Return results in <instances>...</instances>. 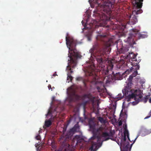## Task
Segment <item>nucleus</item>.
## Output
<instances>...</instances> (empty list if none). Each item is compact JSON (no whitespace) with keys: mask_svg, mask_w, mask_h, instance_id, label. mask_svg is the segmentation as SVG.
Here are the masks:
<instances>
[{"mask_svg":"<svg viewBox=\"0 0 151 151\" xmlns=\"http://www.w3.org/2000/svg\"><path fill=\"white\" fill-rule=\"evenodd\" d=\"M110 50L106 47L102 50L99 48V44L96 42L93 46V47L89 50V52L91 55H93L95 58L97 62V69L99 72L100 75L102 74L104 77V81H105L106 83H110L114 82L115 80L122 79V77L119 72L115 74L112 72L111 74L106 76L109 73V72L111 71L113 67V64L111 62L108 65L105 64V55L108 56L110 52Z\"/></svg>","mask_w":151,"mask_h":151,"instance_id":"obj_1","label":"nucleus"},{"mask_svg":"<svg viewBox=\"0 0 151 151\" xmlns=\"http://www.w3.org/2000/svg\"><path fill=\"white\" fill-rule=\"evenodd\" d=\"M98 5L97 11H94L93 16L98 17L101 20H109L114 7L115 0H93Z\"/></svg>","mask_w":151,"mask_h":151,"instance_id":"obj_2","label":"nucleus"},{"mask_svg":"<svg viewBox=\"0 0 151 151\" xmlns=\"http://www.w3.org/2000/svg\"><path fill=\"white\" fill-rule=\"evenodd\" d=\"M65 37L66 44L69 49L72 52V56H70V60H68V65L67 69L70 71V73H72L73 71L71 70V67L74 68L77 64V59L80 58L81 57L80 53L77 51L76 49L77 44V41L72 37L68 36V33H67Z\"/></svg>","mask_w":151,"mask_h":151,"instance_id":"obj_3","label":"nucleus"},{"mask_svg":"<svg viewBox=\"0 0 151 151\" xmlns=\"http://www.w3.org/2000/svg\"><path fill=\"white\" fill-rule=\"evenodd\" d=\"M66 129L63 128V133L61 136L60 139V141L61 143L62 147L64 148L65 151H66L67 149L70 151H73V148L70 150V145L67 141L69 140L71 137L75 133L79 132L80 126L78 124H75L74 127L70 129L69 131L66 134H65Z\"/></svg>","mask_w":151,"mask_h":151,"instance_id":"obj_4","label":"nucleus"},{"mask_svg":"<svg viewBox=\"0 0 151 151\" xmlns=\"http://www.w3.org/2000/svg\"><path fill=\"white\" fill-rule=\"evenodd\" d=\"M143 0H132V3L133 6V10L131 15H127L128 19L129 20L127 22V24L130 25H134L137 22V16L135 15L141 13L142 10L140 9L141 8L142 2Z\"/></svg>","mask_w":151,"mask_h":151,"instance_id":"obj_5","label":"nucleus"},{"mask_svg":"<svg viewBox=\"0 0 151 151\" xmlns=\"http://www.w3.org/2000/svg\"><path fill=\"white\" fill-rule=\"evenodd\" d=\"M136 56L137 55L133 52L130 53L127 55V57L129 59V62H127V65L124 63H123L122 65L121 64H119L117 66V68L122 69L125 68L126 66H128V65L130 64L132 66H137L136 68L139 69V65H137L140 62V60H137L136 58Z\"/></svg>","mask_w":151,"mask_h":151,"instance_id":"obj_6","label":"nucleus"},{"mask_svg":"<svg viewBox=\"0 0 151 151\" xmlns=\"http://www.w3.org/2000/svg\"><path fill=\"white\" fill-rule=\"evenodd\" d=\"M95 69V67L94 65H90L86 69V74L87 76H93V80L91 81V83L94 84H97L99 82L101 83L102 82L99 81L98 73H96Z\"/></svg>","mask_w":151,"mask_h":151,"instance_id":"obj_7","label":"nucleus"},{"mask_svg":"<svg viewBox=\"0 0 151 151\" xmlns=\"http://www.w3.org/2000/svg\"><path fill=\"white\" fill-rule=\"evenodd\" d=\"M98 33V34L96 37L97 40L101 42L105 47L110 46L113 42V40L111 38H109L106 33L103 34L99 32Z\"/></svg>","mask_w":151,"mask_h":151,"instance_id":"obj_8","label":"nucleus"},{"mask_svg":"<svg viewBox=\"0 0 151 151\" xmlns=\"http://www.w3.org/2000/svg\"><path fill=\"white\" fill-rule=\"evenodd\" d=\"M122 92L123 93V96H122L121 94H119V96L121 95L120 98H122L123 96H125L126 97V99L128 102L130 101L131 99H134L135 101L133 102V103H135V104H137V100L135 99V94L134 93H132L130 91H129L127 89H124L122 90Z\"/></svg>","mask_w":151,"mask_h":151,"instance_id":"obj_9","label":"nucleus"},{"mask_svg":"<svg viewBox=\"0 0 151 151\" xmlns=\"http://www.w3.org/2000/svg\"><path fill=\"white\" fill-rule=\"evenodd\" d=\"M132 33H130L129 34V36L126 40H124L126 42L128 43L131 46H133L135 43L134 40V38L138 35V33L139 30L135 29H132Z\"/></svg>","mask_w":151,"mask_h":151,"instance_id":"obj_10","label":"nucleus"},{"mask_svg":"<svg viewBox=\"0 0 151 151\" xmlns=\"http://www.w3.org/2000/svg\"><path fill=\"white\" fill-rule=\"evenodd\" d=\"M126 132H124V136L123 139H121L120 142V148L121 151H128L129 143L128 142L126 141Z\"/></svg>","mask_w":151,"mask_h":151,"instance_id":"obj_11","label":"nucleus"},{"mask_svg":"<svg viewBox=\"0 0 151 151\" xmlns=\"http://www.w3.org/2000/svg\"><path fill=\"white\" fill-rule=\"evenodd\" d=\"M89 125L91 129L93 130L94 133L98 134L100 132H102L104 129V128L102 127H100L96 129V124L93 121H89Z\"/></svg>","mask_w":151,"mask_h":151,"instance_id":"obj_12","label":"nucleus"},{"mask_svg":"<svg viewBox=\"0 0 151 151\" xmlns=\"http://www.w3.org/2000/svg\"><path fill=\"white\" fill-rule=\"evenodd\" d=\"M69 97L71 101L78 100L80 98V96L76 93V91L74 89H72L70 91Z\"/></svg>","mask_w":151,"mask_h":151,"instance_id":"obj_13","label":"nucleus"},{"mask_svg":"<svg viewBox=\"0 0 151 151\" xmlns=\"http://www.w3.org/2000/svg\"><path fill=\"white\" fill-rule=\"evenodd\" d=\"M118 44L117 45V47L118 50H119V53H124L127 52L129 50L128 47H124L123 46V44L122 42L119 41Z\"/></svg>","mask_w":151,"mask_h":151,"instance_id":"obj_14","label":"nucleus"},{"mask_svg":"<svg viewBox=\"0 0 151 151\" xmlns=\"http://www.w3.org/2000/svg\"><path fill=\"white\" fill-rule=\"evenodd\" d=\"M135 94V99L137 100V103H138L142 100V92L139 89H136L134 92Z\"/></svg>","mask_w":151,"mask_h":151,"instance_id":"obj_15","label":"nucleus"},{"mask_svg":"<svg viewBox=\"0 0 151 151\" xmlns=\"http://www.w3.org/2000/svg\"><path fill=\"white\" fill-rule=\"evenodd\" d=\"M83 98L84 99H88L89 100V101H90L92 103L93 106L94 104L95 97L93 96L91 93H88L84 94L83 96Z\"/></svg>","mask_w":151,"mask_h":151,"instance_id":"obj_16","label":"nucleus"},{"mask_svg":"<svg viewBox=\"0 0 151 151\" xmlns=\"http://www.w3.org/2000/svg\"><path fill=\"white\" fill-rule=\"evenodd\" d=\"M113 135V134L112 132L111 131L110 133H109L107 132H103L102 134V136L103 137L105 138L104 141H107L108 140L111 139H112L110 137H112Z\"/></svg>","mask_w":151,"mask_h":151,"instance_id":"obj_17","label":"nucleus"},{"mask_svg":"<svg viewBox=\"0 0 151 151\" xmlns=\"http://www.w3.org/2000/svg\"><path fill=\"white\" fill-rule=\"evenodd\" d=\"M128 82L127 84V85L125 86V88L124 89H127L129 91H131V90L130 89L131 88V86L132 84V80L131 81L130 80L129 78L128 79Z\"/></svg>","mask_w":151,"mask_h":151,"instance_id":"obj_18","label":"nucleus"},{"mask_svg":"<svg viewBox=\"0 0 151 151\" xmlns=\"http://www.w3.org/2000/svg\"><path fill=\"white\" fill-rule=\"evenodd\" d=\"M51 124L52 122L50 119L46 120L45 123V125L46 127H49Z\"/></svg>","mask_w":151,"mask_h":151,"instance_id":"obj_19","label":"nucleus"},{"mask_svg":"<svg viewBox=\"0 0 151 151\" xmlns=\"http://www.w3.org/2000/svg\"><path fill=\"white\" fill-rule=\"evenodd\" d=\"M91 146L89 148V150L91 151H93V149L94 147H96L97 146V143L96 142H92Z\"/></svg>","mask_w":151,"mask_h":151,"instance_id":"obj_20","label":"nucleus"},{"mask_svg":"<svg viewBox=\"0 0 151 151\" xmlns=\"http://www.w3.org/2000/svg\"><path fill=\"white\" fill-rule=\"evenodd\" d=\"M137 74V71H134V73L132 74V75H131L129 76V78L130 79V80L131 81V80H132L133 78L134 77H135Z\"/></svg>","mask_w":151,"mask_h":151,"instance_id":"obj_21","label":"nucleus"},{"mask_svg":"<svg viewBox=\"0 0 151 151\" xmlns=\"http://www.w3.org/2000/svg\"><path fill=\"white\" fill-rule=\"evenodd\" d=\"M98 119L102 124H104L105 123V120L104 119L103 117L99 116L98 118Z\"/></svg>","mask_w":151,"mask_h":151,"instance_id":"obj_22","label":"nucleus"},{"mask_svg":"<svg viewBox=\"0 0 151 151\" xmlns=\"http://www.w3.org/2000/svg\"><path fill=\"white\" fill-rule=\"evenodd\" d=\"M127 125L126 124L124 126L125 131H124V132H126V133H127V136L128 137V138L129 139V140H130V139H129V132H128V130H127Z\"/></svg>","mask_w":151,"mask_h":151,"instance_id":"obj_23","label":"nucleus"},{"mask_svg":"<svg viewBox=\"0 0 151 151\" xmlns=\"http://www.w3.org/2000/svg\"><path fill=\"white\" fill-rule=\"evenodd\" d=\"M73 79V77L71 76V75L69 74H68V77H67V80L69 81H72Z\"/></svg>","mask_w":151,"mask_h":151,"instance_id":"obj_24","label":"nucleus"},{"mask_svg":"<svg viewBox=\"0 0 151 151\" xmlns=\"http://www.w3.org/2000/svg\"><path fill=\"white\" fill-rule=\"evenodd\" d=\"M76 80L77 81H83V78L81 77H78L76 78Z\"/></svg>","mask_w":151,"mask_h":151,"instance_id":"obj_25","label":"nucleus"},{"mask_svg":"<svg viewBox=\"0 0 151 151\" xmlns=\"http://www.w3.org/2000/svg\"><path fill=\"white\" fill-rule=\"evenodd\" d=\"M36 139L37 140H40V135L38 134L36 137Z\"/></svg>","mask_w":151,"mask_h":151,"instance_id":"obj_26","label":"nucleus"},{"mask_svg":"<svg viewBox=\"0 0 151 151\" xmlns=\"http://www.w3.org/2000/svg\"><path fill=\"white\" fill-rule=\"evenodd\" d=\"M149 116L146 117L144 118V119H147L149 118V117H150V116H151V110H150V113H149Z\"/></svg>","mask_w":151,"mask_h":151,"instance_id":"obj_27","label":"nucleus"},{"mask_svg":"<svg viewBox=\"0 0 151 151\" xmlns=\"http://www.w3.org/2000/svg\"><path fill=\"white\" fill-rule=\"evenodd\" d=\"M149 97V95H147L145 96V102H146L147 100V99H148V98Z\"/></svg>","mask_w":151,"mask_h":151,"instance_id":"obj_28","label":"nucleus"},{"mask_svg":"<svg viewBox=\"0 0 151 151\" xmlns=\"http://www.w3.org/2000/svg\"><path fill=\"white\" fill-rule=\"evenodd\" d=\"M133 69V68L132 67H131V68H130L129 70V69H128L127 70V71H126L125 72L126 73L129 72V71H130V72H131L132 70Z\"/></svg>","mask_w":151,"mask_h":151,"instance_id":"obj_29","label":"nucleus"},{"mask_svg":"<svg viewBox=\"0 0 151 151\" xmlns=\"http://www.w3.org/2000/svg\"><path fill=\"white\" fill-rule=\"evenodd\" d=\"M139 35V38H143L144 37H143V35L142 34H138Z\"/></svg>","mask_w":151,"mask_h":151,"instance_id":"obj_30","label":"nucleus"},{"mask_svg":"<svg viewBox=\"0 0 151 151\" xmlns=\"http://www.w3.org/2000/svg\"><path fill=\"white\" fill-rule=\"evenodd\" d=\"M122 122L121 121H119L118 123V124L119 126H120L122 125Z\"/></svg>","mask_w":151,"mask_h":151,"instance_id":"obj_31","label":"nucleus"},{"mask_svg":"<svg viewBox=\"0 0 151 151\" xmlns=\"http://www.w3.org/2000/svg\"><path fill=\"white\" fill-rule=\"evenodd\" d=\"M48 88H49V89L50 90V89H52L51 88V85H49L48 86Z\"/></svg>","mask_w":151,"mask_h":151,"instance_id":"obj_32","label":"nucleus"},{"mask_svg":"<svg viewBox=\"0 0 151 151\" xmlns=\"http://www.w3.org/2000/svg\"><path fill=\"white\" fill-rule=\"evenodd\" d=\"M52 75H53V76H57L56 72H55V73H54Z\"/></svg>","mask_w":151,"mask_h":151,"instance_id":"obj_33","label":"nucleus"},{"mask_svg":"<svg viewBox=\"0 0 151 151\" xmlns=\"http://www.w3.org/2000/svg\"><path fill=\"white\" fill-rule=\"evenodd\" d=\"M149 102L150 103H151V97L149 99Z\"/></svg>","mask_w":151,"mask_h":151,"instance_id":"obj_34","label":"nucleus"},{"mask_svg":"<svg viewBox=\"0 0 151 151\" xmlns=\"http://www.w3.org/2000/svg\"><path fill=\"white\" fill-rule=\"evenodd\" d=\"M137 137H136V138L135 139H134V142H134H134L137 139Z\"/></svg>","mask_w":151,"mask_h":151,"instance_id":"obj_35","label":"nucleus"},{"mask_svg":"<svg viewBox=\"0 0 151 151\" xmlns=\"http://www.w3.org/2000/svg\"><path fill=\"white\" fill-rule=\"evenodd\" d=\"M91 138L92 139H94V137H92Z\"/></svg>","mask_w":151,"mask_h":151,"instance_id":"obj_36","label":"nucleus"},{"mask_svg":"<svg viewBox=\"0 0 151 151\" xmlns=\"http://www.w3.org/2000/svg\"><path fill=\"white\" fill-rule=\"evenodd\" d=\"M90 1H91V0H89L88 1L90 3Z\"/></svg>","mask_w":151,"mask_h":151,"instance_id":"obj_37","label":"nucleus"},{"mask_svg":"<svg viewBox=\"0 0 151 151\" xmlns=\"http://www.w3.org/2000/svg\"><path fill=\"white\" fill-rule=\"evenodd\" d=\"M88 101H86V102L87 103V102H88Z\"/></svg>","mask_w":151,"mask_h":151,"instance_id":"obj_38","label":"nucleus"}]
</instances>
